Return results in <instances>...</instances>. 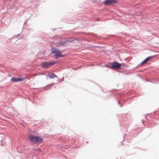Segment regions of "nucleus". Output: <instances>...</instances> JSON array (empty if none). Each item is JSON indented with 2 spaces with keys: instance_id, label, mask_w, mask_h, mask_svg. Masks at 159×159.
Listing matches in <instances>:
<instances>
[{
  "instance_id": "nucleus-14",
  "label": "nucleus",
  "mask_w": 159,
  "mask_h": 159,
  "mask_svg": "<svg viewBox=\"0 0 159 159\" xmlns=\"http://www.w3.org/2000/svg\"><path fill=\"white\" fill-rule=\"evenodd\" d=\"M98 19V20H99L98 18V19Z\"/></svg>"
},
{
  "instance_id": "nucleus-4",
  "label": "nucleus",
  "mask_w": 159,
  "mask_h": 159,
  "mask_svg": "<svg viewBox=\"0 0 159 159\" xmlns=\"http://www.w3.org/2000/svg\"><path fill=\"white\" fill-rule=\"evenodd\" d=\"M117 0H106L104 2V4L105 5H108L113 3H117Z\"/></svg>"
},
{
  "instance_id": "nucleus-9",
  "label": "nucleus",
  "mask_w": 159,
  "mask_h": 159,
  "mask_svg": "<svg viewBox=\"0 0 159 159\" xmlns=\"http://www.w3.org/2000/svg\"><path fill=\"white\" fill-rule=\"evenodd\" d=\"M153 57V56L149 57H147V58H146V59H147V61H148L150 59L152 58Z\"/></svg>"
},
{
  "instance_id": "nucleus-11",
  "label": "nucleus",
  "mask_w": 159,
  "mask_h": 159,
  "mask_svg": "<svg viewBox=\"0 0 159 159\" xmlns=\"http://www.w3.org/2000/svg\"><path fill=\"white\" fill-rule=\"evenodd\" d=\"M49 63L50 64H49L50 66H52V65H54L55 63V62H50Z\"/></svg>"
},
{
  "instance_id": "nucleus-5",
  "label": "nucleus",
  "mask_w": 159,
  "mask_h": 159,
  "mask_svg": "<svg viewBox=\"0 0 159 159\" xmlns=\"http://www.w3.org/2000/svg\"><path fill=\"white\" fill-rule=\"evenodd\" d=\"M25 78H15L13 77L11 79V80L14 82L22 81L25 79Z\"/></svg>"
},
{
  "instance_id": "nucleus-7",
  "label": "nucleus",
  "mask_w": 159,
  "mask_h": 159,
  "mask_svg": "<svg viewBox=\"0 0 159 159\" xmlns=\"http://www.w3.org/2000/svg\"><path fill=\"white\" fill-rule=\"evenodd\" d=\"M57 76L53 73H52L48 75V77L50 79H53L56 77Z\"/></svg>"
},
{
  "instance_id": "nucleus-1",
  "label": "nucleus",
  "mask_w": 159,
  "mask_h": 159,
  "mask_svg": "<svg viewBox=\"0 0 159 159\" xmlns=\"http://www.w3.org/2000/svg\"><path fill=\"white\" fill-rule=\"evenodd\" d=\"M29 140L31 142L33 143H42L43 141L42 139L37 136H34L30 134L29 136Z\"/></svg>"
},
{
  "instance_id": "nucleus-6",
  "label": "nucleus",
  "mask_w": 159,
  "mask_h": 159,
  "mask_svg": "<svg viewBox=\"0 0 159 159\" xmlns=\"http://www.w3.org/2000/svg\"><path fill=\"white\" fill-rule=\"evenodd\" d=\"M43 66L45 67H47L50 66L49 63L46 62H43L42 63Z\"/></svg>"
},
{
  "instance_id": "nucleus-10",
  "label": "nucleus",
  "mask_w": 159,
  "mask_h": 159,
  "mask_svg": "<svg viewBox=\"0 0 159 159\" xmlns=\"http://www.w3.org/2000/svg\"><path fill=\"white\" fill-rule=\"evenodd\" d=\"M148 62L147 59H145L142 63H141V64H143L145 63H146V62Z\"/></svg>"
},
{
  "instance_id": "nucleus-3",
  "label": "nucleus",
  "mask_w": 159,
  "mask_h": 159,
  "mask_svg": "<svg viewBox=\"0 0 159 159\" xmlns=\"http://www.w3.org/2000/svg\"><path fill=\"white\" fill-rule=\"evenodd\" d=\"M121 66V64L117 62L112 63L110 68L111 69H120Z\"/></svg>"
},
{
  "instance_id": "nucleus-13",
  "label": "nucleus",
  "mask_w": 159,
  "mask_h": 159,
  "mask_svg": "<svg viewBox=\"0 0 159 159\" xmlns=\"http://www.w3.org/2000/svg\"><path fill=\"white\" fill-rule=\"evenodd\" d=\"M38 150H39V151H40V149H38Z\"/></svg>"
},
{
  "instance_id": "nucleus-8",
  "label": "nucleus",
  "mask_w": 159,
  "mask_h": 159,
  "mask_svg": "<svg viewBox=\"0 0 159 159\" xmlns=\"http://www.w3.org/2000/svg\"><path fill=\"white\" fill-rule=\"evenodd\" d=\"M153 57V56L149 57H147V58H146V59H147V61H148L150 59L152 58Z\"/></svg>"
},
{
  "instance_id": "nucleus-2",
  "label": "nucleus",
  "mask_w": 159,
  "mask_h": 159,
  "mask_svg": "<svg viewBox=\"0 0 159 159\" xmlns=\"http://www.w3.org/2000/svg\"><path fill=\"white\" fill-rule=\"evenodd\" d=\"M52 53L54 54V56L56 59L62 56L61 53L57 49L53 48H52Z\"/></svg>"
},
{
  "instance_id": "nucleus-12",
  "label": "nucleus",
  "mask_w": 159,
  "mask_h": 159,
  "mask_svg": "<svg viewBox=\"0 0 159 159\" xmlns=\"http://www.w3.org/2000/svg\"><path fill=\"white\" fill-rule=\"evenodd\" d=\"M104 66L107 67H108V68H110V67H111V66H110L109 65L107 64V65H105Z\"/></svg>"
}]
</instances>
